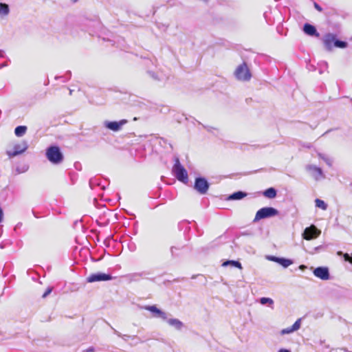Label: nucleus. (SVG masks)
<instances>
[{
  "mask_svg": "<svg viewBox=\"0 0 352 352\" xmlns=\"http://www.w3.org/2000/svg\"><path fill=\"white\" fill-rule=\"evenodd\" d=\"M96 185H100L98 182H97V180L96 179H91L89 180V186L91 187V188H94V186H96Z\"/></svg>",
  "mask_w": 352,
  "mask_h": 352,
  "instance_id": "2f4dec72",
  "label": "nucleus"
},
{
  "mask_svg": "<svg viewBox=\"0 0 352 352\" xmlns=\"http://www.w3.org/2000/svg\"><path fill=\"white\" fill-rule=\"evenodd\" d=\"M305 266L304 265H301L300 266V269H303V268H305Z\"/></svg>",
  "mask_w": 352,
  "mask_h": 352,
  "instance_id": "79ce46f5",
  "label": "nucleus"
},
{
  "mask_svg": "<svg viewBox=\"0 0 352 352\" xmlns=\"http://www.w3.org/2000/svg\"><path fill=\"white\" fill-rule=\"evenodd\" d=\"M248 194L243 191H236L230 195L228 197V200H241L245 197Z\"/></svg>",
  "mask_w": 352,
  "mask_h": 352,
  "instance_id": "a211bd4d",
  "label": "nucleus"
},
{
  "mask_svg": "<svg viewBox=\"0 0 352 352\" xmlns=\"http://www.w3.org/2000/svg\"><path fill=\"white\" fill-rule=\"evenodd\" d=\"M174 162L175 163L172 168L173 175L178 181L184 184H187L188 182L187 170L184 166L181 164L179 159L177 157H175Z\"/></svg>",
  "mask_w": 352,
  "mask_h": 352,
  "instance_id": "7ed1b4c3",
  "label": "nucleus"
},
{
  "mask_svg": "<svg viewBox=\"0 0 352 352\" xmlns=\"http://www.w3.org/2000/svg\"><path fill=\"white\" fill-rule=\"evenodd\" d=\"M316 207L318 208H321L323 210H327V204L322 199H315Z\"/></svg>",
  "mask_w": 352,
  "mask_h": 352,
  "instance_id": "a878e982",
  "label": "nucleus"
},
{
  "mask_svg": "<svg viewBox=\"0 0 352 352\" xmlns=\"http://www.w3.org/2000/svg\"><path fill=\"white\" fill-rule=\"evenodd\" d=\"M320 234V231L315 226L306 228L302 233V237L305 240H311L317 238Z\"/></svg>",
  "mask_w": 352,
  "mask_h": 352,
  "instance_id": "9b49d317",
  "label": "nucleus"
},
{
  "mask_svg": "<svg viewBox=\"0 0 352 352\" xmlns=\"http://www.w3.org/2000/svg\"><path fill=\"white\" fill-rule=\"evenodd\" d=\"M277 263L283 266L284 268H287V267L293 264V261L289 258L279 257Z\"/></svg>",
  "mask_w": 352,
  "mask_h": 352,
  "instance_id": "4be33fe9",
  "label": "nucleus"
},
{
  "mask_svg": "<svg viewBox=\"0 0 352 352\" xmlns=\"http://www.w3.org/2000/svg\"><path fill=\"white\" fill-rule=\"evenodd\" d=\"M210 187V184L208 180L204 177H197L195 178L194 188L200 195H205L207 193Z\"/></svg>",
  "mask_w": 352,
  "mask_h": 352,
  "instance_id": "423d86ee",
  "label": "nucleus"
},
{
  "mask_svg": "<svg viewBox=\"0 0 352 352\" xmlns=\"http://www.w3.org/2000/svg\"><path fill=\"white\" fill-rule=\"evenodd\" d=\"M278 352H291V351L287 349H280Z\"/></svg>",
  "mask_w": 352,
  "mask_h": 352,
  "instance_id": "4c0bfd02",
  "label": "nucleus"
},
{
  "mask_svg": "<svg viewBox=\"0 0 352 352\" xmlns=\"http://www.w3.org/2000/svg\"><path fill=\"white\" fill-rule=\"evenodd\" d=\"M4 56V52L2 50H0V58L3 57Z\"/></svg>",
  "mask_w": 352,
  "mask_h": 352,
  "instance_id": "58836bf2",
  "label": "nucleus"
},
{
  "mask_svg": "<svg viewBox=\"0 0 352 352\" xmlns=\"http://www.w3.org/2000/svg\"><path fill=\"white\" fill-rule=\"evenodd\" d=\"M300 324H301V319L299 318L298 319L294 324L292 327V328L293 329V330L294 331L298 330L300 327Z\"/></svg>",
  "mask_w": 352,
  "mask_h": 352,
  "instance_id": "c85d7f7f",
  "label": "nucleus"
},
{
  "mask_svg": "<svg viewBox=\"0 0 352 352\" xmlns=\"http://www.w3.org/2000/svg\"><path fill=\"white\" fill-rule=\"evenodd\" d=\"M6 66H7V65H6V63L1 64V65H0V69H1V68H3V67H6Z\"/></svg>",
  "mask_w": 352,
  "mask_h": 352,
  "instance_id": "ea45409f",
  "label": "nucleus"
},
{
  "mask_svg": "<svg viewBox=\"0 0 352 352\" xmlns=\"http://www.w3.org/2000/svg\"><path fill=\"white\" fill-rule=\"evenodd\" d=\"M306 170L309 171L311 176L316 180L322 178L323 177L322 170L314 165H307L306 166Z\"/></svg>",
  "mask_w": 352,
  "mask_h": 352,
  "instance_id": "4468645a",
  "label": "nucleus"
},
{
  "mask_svg": "<svg viewBox=\"0 0 352 352\" xmlns=\"http://www.w3.org/2000/svg\"><path fill=\"white\" fill-rule=\"evenodd\" d=\"M10 12L9 6L5 3H0V15L6 16Z\"/></svg>",
  "mask_w": 352,
  "mask_h": 352,
  "instance_id": "b1692460",
  "label": "nucleus"
},
{
  "mask_svg": "<svg viewBox=\"0 0 352 352\" xmlns=\"http://www.w3.org/2000/svg\"><path fill=\"white\" fill-rule=\"evenodd\" d=\"M113 279V277L109 274H105L103 272H97L90 274L87 278L88 283L100 282V281H108Z\"/></svg>",
  "mask_w": 352,
  "mask_h": 352,
  "instance_id": "0eeeda50",
  "label": "nucleus"
},
{
  "mask_svg": "<svg viewBox=\"0 0 352 352\" xmlns=\"http://www.w3.org/2000/svg\"><path fill=\"white\" fill-rule=\"evenodd\" d=\"M45 156L53 164H59L64 159L63 154L60 147L56 145H51L46 148Z\"/></svg>",
  "mask_w": 352,
  "mask_h": 352,
  "instance_id": "f03ea898",
  "label": "nucleus"
},
{
  "mask_svg": "<svg viewBox=\"0 0 352 352\" xmlns=\"http://www.w3.org/2000/svg\"><path fill=\"white\" fill-rule=\"evenodd\" d=\"M230 265L232 267H234L239 269H242L241 263L238 261L234 260H228L223 263L222 266L226 267Z\"/></svg>",
  "mask_w": 352,
  "mask_h": 352,
  "instance_id": "412c9836",
  "label": "nucleus"
},
{
  "mask_svg": "<svg viewBox=\"0 0 352 352\" xmlns=\"http://www.w3.org/2000/svg\"><path fill=\"white\" fill-rule=\"evenodd\" d=\"M263 194L265 197H267L269 199H273L276 197L277 195V191L274 188L271 187L264 190Z\"/></svg>",
  "mask_w": 352,
  "mask_h": 352,
  "instance_id": "aec40b11",
  "label": "nucleus"
},
{
  "mask_svg": "<svg viewBox=\"0 0 352 352\" xmlns=\"http://www.w3.org/2000/svg\"><path fill=\"white\" fill-rule=\"evenodd\" d=\"M267 258L269 260V261H274L275 263H277L278 262V260L279 258V257L278 256H267Z\"/></svg>",
  "mask_w": 352,
  "mask_h": 352,
  "instance_id": "473e14b6",
  "label": "nucleus"
},
{
  "mask_svg": "<svg viewBox=\"0 0 352 352\" xmlns=\"http://www.w3.org/2000/svg\"><path fill=\"white\" fill-rule=\"evenodd\" d=\"M3 209L0 207V223L3 221Z\"/></svg>",
  "mask_w": 352,
  "mask_h": 352,
  "instance_id": "e433bc0d",
  "label": "nucleus"
},
{
  "mask_svg": "<svg viewBox=\"0 0 352 352\" xmlns=\"http://www.w3.org/2000/svg\"><path fill=\"white\" fill-rule=\"evenodd\" d=\"M302 30L305 34H306L308 36L316 37L320 36V34L317 31L316 28L310 23H305Z\"/></svg>",
  "mask_w": 352,
  "mask_h": 352,
  "instance_id": "2eb2a0df",
  "label": "nucleus"
},
{
  "mask_svg": "<svg viewBox=\"0 0 352 352\" xmlns=\"http://www.w3.org/2000/svg\"><path fill=\"white\" fill-rule=\"evenodd\" d=\"M52 291V287H49L43 294V298H46Z\"/></svg>",
  "mask_w": 352,
  "mask_h": 352,
  "instance_id": "72a5a7b5",
  "label": "nucleus"
},
{
  "mask_svg": "<svg viewBox=\"0 0 352 352\" xmlns=\"http://www.w3.org/2000/svg\"><path fill=\"white\" fill-rule=\"evenodd\" d=\"M72 90L70 89L69 90V94H72Z\"/></svg>",
  "mask_w": 352,
  "mask_h": 352,
  "instance_id": "37998d69",
  "label": "nucleus"
},
{
  "mask_svg": "<svg viewBox=\"0 0 352 352\" xmlns=\"http://www.w3.org/2000/svg\"><path fill=\"white\" fill-rule=\"evenodd\" d=\"M184 248V245H177L171 246L170 249L171 256L173 258L179 256Z\"/></svg>",
  "mask_w": 352,
  "mask_h": 352,
  "instance_id": "f3484780",
  "label": "nucleus"
},
{
  "mask_svg": "<svg viewBox=\"0 0 352 352\" xmlns=\"http://www.w3.org/2000/svg\"><path fill=\"white\" fill-rule=\"evenodd\" d=\"M294 331L293 330V329L292 328V327H287V328H285V329H282L281 331V334L282 335H285V334H289V333H291L292 332H294Z\"/></svg>",
  "mask_w": 352,
  "mask_h": 352,
  "instance_id": "7c9ffc66",
  "label": "nucleus"
},
{
  "mask_svg": "<svg viewBox=\"0 0 352 352\" xmlns=\"http://www.w3.org/2000/svg\"><path fill=\"white\" fill-rule=\"evenodd\" d=\"M113 331H114V333L116 334H117L118 336H121L120 333L118 331H117L116 329H113Z\"/></svg>",
  "mask_w": 352,
  "mask_h": 352,
  "instance_id": "a19ab883",
  "label": "nucleus"
},
{
  "mask_svg": "<svg viewBox=\"0 0 352 352\" xmlns=\"http://www.w3.org/2000/svg\"><path fill=\"white\" fill-rule=\"evenodd\" d=\"M314 8H315L317 10H318L319 12H322V7H321L318 3H316V2L314 3Z\"/></svg>",
  "mask_w": 352,
  "mask_h": 352,
  "instance_id": "f704fd0d",
  "label": "nucleus"
},
{
  "mask_svg": "<svg viewBox=\"0 0 352 352\" xmlns=\"http://www.w3.org/2000/svg\"><path fill=\"white\" fill-rule=\"evenodd\" d=\"M151 275L149 271H142L141 272H134L126 275L125 278L129 282H138L141 279L148 278L147 276Z\"/></svg>",
  "mask_w": 352,
  "mask_h": 352,
  "instance_id": "1a4fd4ad",
  "label": "nucleus"
},
{
  "mask_svg": "<svg viewBox=\"0 0 352 352\" xmlns=\"http://www.w3.org/2000/svg\"><path fill=\"white\" fill-rule=\"evenodd\" d=\"M259 302L263 305H268L269 306H272L274 300L270 298L262 297L259 299Z\"/></svg>",
  "mask_w": 352,
  "mask_h": 352,
  "instance_id": "bb28decb",
  "label": "nucleus"
},
{
  "mask_svg": "<svg viewBox=\"0 0 352 352\" xmlns=\"http://www.w3.org/2000/svg\"><path fill=\"white\" fill-rule=\"evenodd\" d=\"M27 131V126H18L14 129V133L17 137H22Z\"/></svg>",
  "mask_w": 352,
  "mask_h": 352,
  "instance_id": "5701e85b",
  "label": "nucleus"
},
{
  "mask_svg": "<svg viewBox=\"0 0 352 352\" xmlns=\"http://www.w3.org/2000/svg\"><path fill=\"white\" fill-rule=\"evenodd\" d=\"M313 273L316 277L323 280L330 278L329 270L327 267H318L314 270Z\"/></svg>",
  "mask_w": 352,
  "mask_h": 352,
  "instance_id": "f8f14e48",
  "label": "nucleus"
},
{
  "mask_svg": "<svg viewBox=\"0 0 352 352\" xmlns=\"http://www.w3.org/2000/svg\"><path fill=\"white\" fill-rule=\"evenodd\" d=\"M322 41L325 49L327 51H331L333 47L344 49L348 46V43L346 41L338 39L336 35L332 33L326 34L324 36Z\"/></svg>",
  "mask_w": 352,
  "mask_h": 352,
  "instance_id": "f257e3e1",
  "label": "nucleus"
},
{
  "mask_svg": "<svg viewBox=\"0 0 352 352\" xmlns=\"http://www.w3.org/2000/svg\"><path fill=\"white\" fill-rule=\"evenodd\" d=\"M83 352H95V348L94 346H90L88 349L84 350Z\"/></svg>",
  "mask_w": 352,
  "mask_h": 352,
  "instance_id": "c9c22d12",
  "label": "nucleus"
},
{
  "mask_svg": "<svg viewBox=\"0 0 352 352\" xmlns=\"http://www.w3.org/2000/svg\"><path fill=\"white\" fill-rule=\"evenodd\" d=\"M318 156L320 159L323 160L329 166H331V160L330 158L322 153H318Z\"/></svg>",
  "mask_w": 352,
  "mask_h": 352,
  "instance_id": "cd10ccee",
  "label": "nucleus"
},
{
  "mask_svg": "<svg viewBox=\"0 0 352 352\" xmlns=\"http://www.w3.org/2000/svg\"><path fill=\"white\" fill-rule=\"evenodd\" d=\"M337 254L338 256H342L345 261H347L352 265V254H349L348 253H343L342 251H338Z\"/></svg>",
  "mask_w": 352,
  "mask_h": 352,
  "instance_id": "393cba45",
  "label": "nucleus"
},
{
  "mask_svg": "<svg viewBox=\"0 0 352 352\" xmlns=\"http://www.w3.org/2000/svg\"><path fill=\"white\" fill-rule=\"evenodd\" d=\"M278 210L273 207H264L259 209L254 217L253 222H257L261 219L270 218L278 215Z\"/></svg>",
  "mask_w": 352,
  "mask_h": 352,
  "instance_id": "20e7f679",
  "label": "nucleus"
},
{
  "mask_svg": "<svg viewBox=\"0 0 352 352\" xmlns=\"http://www.w3.org/2000/svg\"><path fill=\"white\" fill-rule=\"evenodd\" d=\"M144 309L151 311L153 316L155 318H160L163 320H167L168 314L161 309H158L156 305H147L144 307Z\"/></svg>",
  "mask_w": 352,
  "mask_h": 352,
  "instance_id": "ddd939ff",
  "label": "nucleus"
},
{
  "mask_svg": "<svg viewBox=\"0 0 352 352\" xmlns=\"http://www.w3.org/2000/svg\"><path fill=\"white\" fill-rule=\"evenodd\" d=\"M148 74L155 81L165 82L167 80V77L162 74L155 73L152 71H148Z\"/></svg>",
  "mask_w": 352,
  "mask_h": 352,
  "instance_id": "6ab92c4d",
  "label": "nucleus"
},
{
  "mask_svg": "<svg viewBox=\"0 0 352 352\" xmlns=\"http://www.w3.org/2000/svg\"><path fill=\"white\" fill-rule=\"evenodd\" d=\"M28 148V143L23 141L20 143L16 144L13 146V149L7 151V154L10 157H15L25 152Z\"/></svg>",
  "mask_w": 352,
  "mask_h": 352,
  "instance_id": "6e6552de",
  "label": "nucleus"
},
{
  "mask_svg": "<svg viewBox=\"0 0 352 352\" xmlns=\"http://www.w3.org/2000/svg\"><path fill=\"white\" fill-rule=\"evenodd\" d=\"M127 120L125 119L121 120L120 121H104V126L114 132L119 131L123 125L127 123Z\"/></svg>",
  "mask_w": 352,
  "mask_h": 352,
  "instance_id": "9d476101",
  "label": "nucleus"
},
{
  "mask_svg": "<svg viewBox=\"0 0 352 352\" xmlns=\"http://www.w3.org/2000/svg\"><path fill=\"white\" fill-rule=\"evenodd\" d=\"M166 322L171 327H174L176 330L180 331L184 327V323L177 318H168L167 317V320H165Z\"/></svg>",
  "mask_w": 352,
  "mask_h": 352,
  "instance_id": "dca6fc26",
  "label": "nucleus"
},
{
  "mask_svg": "<svg viewBox=\"0 0 352 352\" xmlns=\"http://www.w3.org/2000/svg\"><path fill=\"white\" fill-rule=\"evenodd\" d=\"M234 74L235 78L240 81H249L252 77L251 72L245 62L236 67Z\"/></svg>",
  "mask_w": 352,
  "mask_h": 352,
  "instance_id": "39448f33",
  "label": "nucleus"
},
{
  "mask_svg": "<svg viewBox=\"0 0 352 352\" xmlns=\"http://www.w3.org/2000/svg\"><path fill=\"white\" fill-rule=\"evenodd\" d=\"M71 76H72V72L70 71H67L65 73V76H60V78H64L63 81L66 82V81H67L68 80L70 79ZM58 78H59V77L56 76V79H58Z\"/></svg>",
  "mask_w": 352,
  "mask_h": 352,
  "instance_id": "c756f323",
  "label": "nucleus"
}]
</instances>
